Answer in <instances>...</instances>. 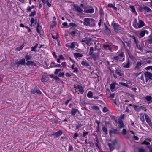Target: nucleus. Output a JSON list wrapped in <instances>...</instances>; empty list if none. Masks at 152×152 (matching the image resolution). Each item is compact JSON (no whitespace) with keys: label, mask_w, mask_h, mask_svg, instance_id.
<instances>
[{"label":"nucleus","mask_w":152,"mask_h":152,"mask_svg":"<svg viewBox=\"0 0 152 152\" xmlns=\"http://www.w3.org/2000/svg\"><path fill=\"white\" fill-rule=\"evenodd\" d=\"M133 25L134 28L138 29L145 26V24L143 21L139 19L137 22V19L135 18L133 22Z\"/></svg>","instance_id":"nucleus-1"},{"label":"nucleus","mask_w":152,"mask_h":152,"mask_svg":"<svg viewBox=\"0 0 152 152\" xmlns=\"http://www.w3.org/2000/svg\"><path fill=\"white\" fill-rule=\"evenodd\" d=\"M84 24L86 26H88L91 27H94L95 25L94 20L93 19L86 18L84 19Z\"/></svg>","instance_id":"nucleus-2"},{"label":"nucleus","mask_w":152,"mask_h":152,"mask_svg":"<svg viewBox=\"0 0 152 152\" xmlns=\"http://www.w3.org/2000/svg\"><path fill=\"white\" fill-rule=\"evenodd\" d=\"M111 25L113 28L114 30L116 31H118L120 29L119 28H121L120 25L114 21H113Z\"/></svg>","instance_id":"nucleus-3"},{"label":"nucleus","mask_w":152,"mask_h":152,"mask_svg":"<svg viewBox=\"0 0 152 152\" xmlns=\"http://www.w3.org/2000/svg\"><path fill=\"white\" fill-rule=\"evenodd\" d=\"M143 62L140 61L137 63L136 66L134 67V69L135 70L140 69L143 65Z\"/></svg>","instance_id":"nucleus-4"},{"label":"nucleus","mask_w":152,"mask_h":152,"mask_svg":"<svg viewBox=\"0 0 152 152\" xmlns=\"http://www.w3.org/2000/svg\"><path fill=\"white\" fill-rule=\"evenodd\" d=\"M62 132L61 130H58L56 132H54L52 134V136H53L54 138H56L60 136L62 134Z\"/></svg>","instance_id":"nucleus-5"},{"label":"nucleus","mask_w":152,"mask_h":152,"mask_svg":"<svg viewBox=\"0 0 152 152\" xmlns=\"http://www.w3.org/2000/svg\"><path fill=\"white\" fill-rule=\"evenodd\" d=\"M148 31L146 30H142L139 33V35L140 36L139 38H140L144 36L145 34H148Z\"/></svg>","instance_id":"nucleus-6"},{"label":"nucleus","mask_w":152,"mask_h":152,"mask_svg":"<svg viewBox=\"0 0 152 152\" xmlns=\"http://www.w3.org/2000/svg\"><path fill=\"white\" fill-rule=\"evenodd\" d=\"M73 7L75 10L78 13H82L83 10L79 6L76 5L73 6Z\"/></svg>","instance_id":"nucleus-7"},{"label":"nucleus","mask_w":152,"mask_h":152,"mask_svg":"<svg viewBox=\"0 0 152 152\" xmlns=\"http://www.w3.org/2000/svg\"><path fill=\"white\" fill-rule=\"evenodd\" d=\"M15 64L17 65L18 67L20 65H24L25 64V59H22L19 61H15Z\"/></svg>","instance_id":"nucleus-8"},{"label":"nucleus","mask_w":152,"mask_h":152,"mask_svg":"<svg viewBox=\"0 0 152 152\" xmlns=\"http://www.w3.org/2000/svg\"><path fill=\"white\" fill-rule=\"evenodd\" d=\"M109 133L110 135H111L112 134H117L119 133V132L118 131L117 129L112 128L111 129L109 130Z\"/></svg>","instance_id":"nucleus-9"},{"label":"nucleus","mask_w":152,"mask_h":152,"mask_svg":"<svg viewBox=\"0 0 152 152\" xmlns=\"http://www.w3.org/2000/svg\"><path fill=\"white\" fill-rule=\"evenodd\" d=\"M91 40V39L90 38H85L83 39L82 40L81 42H85L87 45H89Z\"/></svg>","instance_id":"nucleus-10"},{"label":"nucleus","mask_w":152,"mask_h":152,"mask_svg":"<svg viewBox=\"0 0 152 152\" xmlns=\"http://www.w3.org/2000/svg\"><path fill=\"white\" fill-rule=\"evenodd\" d=\"M103 48L105 50H108L110 52H112V49L108 44H103Z\"/></svg>","instance_id":"nucleus-11"},{"label":"nucleus","mask_w":152,"mask_h":152,"mask_svg":"<svg viewBox=\"0 0 152 152\" xmlns=\"http://www.w3.org/2000/svg\"><path fill=\"white\" fill-rule=\"evenodd\" d=\"M146 101L148 102V103L150 104L152 103V97L150 96H147L145 97Z\"/></svg>","instance_id":"nucleus-12"},{"label":"nucleus","mask_w":152,"mask_h":152,"mask_svg":"<svg viewBox=\"0 0 152 152\" xmlns=\"http://www.w3.org/2000/svg\"><path fill=\"white\" fill-rule=\"evenodd\" d=\"M145 116L146 122L151 126H152V123L148 116L146 114L145 115Z\"/></svg>","instance_id":"nucleus-13"},{"label":"nucleus","mask_w":152,"mask_h":152,"mask_svg":"<svg viewBox=\"0 0 152 152\" xmlns=\"http://www.w3.org/2000/svg\"><path fill=\"white\" fill-rule=\"evenodd\" d=\"M77 89H79V91L81 94H82L84 92V88L81 86L78 85H77Z\"/></svg>","instance_id":"nucleus-14"},{"label":"nucleus","mask_w":152,"mask_h":152,"mask_svg":"<svg viewBox=\"0 0 152 152\" xmlns=\"http://www.w3.org/2000/svg\"><path fill=\"white\" fill-rule=\"evenodd\" d=\"M129 37L134 40V42L135 43L138 42L137 38L135 36L134 34L129 35Z\"/></svg>","instance_id":"nucleus-15"},{"label":"nucleus","mask_w":152,"mask_h":152,"mask_svg":"<svg viewBox=\"0 0 152 152\" xmlns=\"http://www.w3.org/2000/svg\"><path fill=\"white\" fill-rule=\"evenodd\" d=\"M145 75L146 77H148L152 80V74L151 73L148 72H145Z\"/></svg>","instance_id":"nucleus-16"},{"label":"nucleus","mask_w":152,"mask_h":152,"mask_svg":"<svg viewBox=\"0 0 152 152\" xmlns=\"http://www.w3.org/2000/svg\"><path fill=\"white\" fill-rule=\"evenodd\" d=\"M26 64L28 66H29L31 65L34 66H36V64L33 61H27L26 62Z\"/></svg>","instance_id":"nucleus-17"},{"label":"nucleus","mask_w":152,"mask_h":152,"mask_svg":"<svg viewBox=\"0 0 152 152\" xmlns=\"http://www.w3.org/2000/svg\"><path fill=\"white\" fill-rule=\"evenodd\" d=\"M41 28V26H40L39 23H37V25L36 27V31L39 34H40L41 32L40 31V29Z\"/></svg>","instance_id":"nucleus-18"},{"label":"nucleus","mask_w":152,"mask_h":152,"mask_svg":"<svg viewBox=\"0 0 152 152\" xmlns=\"http://www.w3.org/2000/svg\"><path fill=\"white\" fill-rule=\"evenodd\" d=\"M78 31L77 30H75L72 31H70L69 34L72 35V36H75L76 35V34H78L77 32H78Z\"/></svg>","instance_id":"nucleus-19"},{"label":"nucleus","mask_w":152,"mask_h":152,"mask_svg":"<svg viewBox=\"0 0 152 152\" xmlns=\"http://www.w3.org/2000/svg\"><path fill=\"white\" fill-rule=\"evenodd\" d=\"M118 124L119 125V128L121 129L124 127V124L123 121L122 120H119L118 122Z\"/></svg>","instance_id":"nucleus-20"},{"label":"nucleus","mask_w":152,"mask_h":152,"mask_svg":"<svg viewBox=\"0 0 152 152\" xmlns=\"http://www.w3.org/2000/svg\"><path fill=\"white\" fill-rule=\"evenodd\" d=\"M142 10H144L147 12H152V10L150 9L148 7L145 6L143 7L142 8H141Z\"/></svg>","instance_id":"nucleus-21"},{"label":"nucleus","mask_w":152,"mask_h":152,"mask_svg":"<svg viewBox=\"0 0 152 152\" xmlns=\"http://www.w3.org/2000/svg\"><path fill=\"white\" fill-rule=\"evenodd\" d=\"M78 110L77 109H75L73 108L72 109L71 111V114L72 115L74 116L76 113L78 111Z\"/></svg>","instance_id":"nucleus-22"},{"label":"nucleus","mask_w":152,"mask_h":152,"mask_svg":"<svg viewBox=\"0 0 152 152\" xmlns=\"http://www.w3.org/2000/svg\"><path fill=\"white\" fill-rule=\"evenodd\" d=\"M94 9L92 8L91 9L86 10L84 11V12L87 13H92L94 12Z\"/></svg>","instance_id":"nucleus-23"},{"label":"nucleus","mask_w":152,"mask_h":152,"mask_svg":"<svg viewBox=\"0 0 152 152\" xmlns=\"http://www.w3.org/2000/svg\"><path fill=\"white\" fill-rule=\"evenodd\" d=\"M74 57L77 58L78 57H82L83 55L82 54L80 53H74Z\"/></svg>","instance_id":"nucleus-24"},{"label":"nucleus","mask_w":152,"mask_h":152,"mask_svg":"<svg viewBox=\"0 0 152 152\" xmlns=\"http://www.w3.org/2000/svg\"><path fill=\"white\" fill-rule=\"evenodd\" d=\"M130 64L129 62V60L128 59L127 62L126 64H124L123 66V67L124 68H128L130 66Z\"/></svg>","instance_id":"nucleus-25"},{"label":"nucleus","mask_w":152,"mask_h":152,"mask_svg":"<svg viewBox=\"0 0 152 152\" xmlns=\"http://www.w3.org/2000/svg\"><path fill=\"white\" fill-rule=\"evenodd\" d=\"M81 64L83 66L86 67H88L90 66L89 64L86 62V61H82L81 62Z\"/></svg>","instance_id":"nucleus-26"},{"label":"nucleus","mask_w":152,"mask_h":152,"mask_svg":"<svg viewBox=\"0 0 152 152\" xmlns=\"http://www.w3.org/2000/svg\"><path fill=\"white\" fill-rule=\"evenodd\" d=\"M116 84V83L115 82H113L110 85V88L111 91H112V90L115 88Z\"/></svg>","instance_id":"nucleus-27"},{"label":"nucleus","mask_w":152,"mask_h":152,"mask_svg":"<svg viewBox=\"0 0 152 152\" xmlns=\"http://www.w3.org/2000/svg\"><path fill=\"white\" fill-rule=\"evenodd\" d=\"M41 81L42 82H45L47 81V77L45 75H42L41 78Z\"/></svg>","instance_id":"nucleus-28"},{"label":"nucleus","mask_w":152,"mask_h":152,"mask_svg":"<svg viewBox=\"0 0 152 152\" xmlns=\"http://www.w3.org/2000/svg\"><path fill=\"white\" fill-rule=\"evenodd\" d=\"M146 42L148 44L152 43V37H149L146 41Z\"/></svg>","instance_id":"nucleus-29"},{"label":"nucleus","mask_w":152,"mask_h":152,"mask_svg":"<svg viewBox=\"0 0 152 152\" xmlns=\"http://www.w3.org/2000/svg\"><path fill=\"white\" fill-rule=\"evenodd\" d=\"M87 96L90 98H92L93 96V93L92 92L90 91L88 92L87 94Z\"/></svg>","instance_id":"nucleus-30"},{"label":"nucleus","mask_w":152,"mask_h":152,"mask_svg":"<svg viewBox=\"0 0 152 152\" xmlns=\"http://www.w3.org/2000/svg\"><path fill=\"white\" fill-rule=\"evenodd\" d=\"M130 8L131 9V11L133 13H137L135 7L133 6H130Z\"/></svg>","instance_id":"nucleus-31"},{"label":"nucleus","mask_w":152,"mask_h":152,"mask_svg":"<svg viewBox=\"0 0 152 152\" xmlns=\"http://www.w3.org/2000/svg\"><path fill=\"white\" fill-rule=\"evenodd\" d=\"M76 43L75 42H73L71 43L70 45L69 46V47L71 49H73L74 48L75 45Z\"/></svg>","instance_id":"nucleus-32"},{"label":"nucleus","mask_w":152,"mask_h":152,"mask_svg":"<svg viewBox=\"0 0 152 152\" xmlns=\"http://www.w3.org/2000/svg\"><path fill=\"white\" fill-rule=\"evenodd\" d=\"M107 145L110 149H113L114 148V144H112V143H108L107 144Z\"/></svg>","instance_id":"nucleus-33"},{"label":"nucleus","mask_w":152,"mask_h":152,"mask_svg":"<svg viewBox=\"0 0 152 152\" xmlns=\"http://www.w3.org/2000/svg\"><path fill=\"white\" fill-rule=\"evenodd\" d=\"M91 56V59H93L94 60L96 61L97 59V56L94 54L90 55Z\"/></svg>","instance_id":"nucleus-34"},{"label":"nucleus","mask_w":152,"mask_h":152,"mask_svg":"<svg viewBox=\"0 0 152 152\" xmlns=\"http://www.w3.org/2000/svg\"><path fill=\"white\" fill-rule=\"evenodd\" d=\"M121 58L124 57L122 59V61H123L124 60V55L123 52H121L118 55Z\"/></svg>","instance_id":"nucleus-35"},{"label":"nucleus","mask_w":152,"mask_h":152,"mask_svg":"<svg viewBox=\"0 0 152 152\" xmlns=\"http://www.w3.org/2000/svg\"><path fill=\"white\" fill-rule=\"evenodd\" d=\"M56 64L53 61H52L51 62L50 64V67L51 68L52 67H56Z\"/></svg>","instance_id":"nucleus-36"},{"label":"nucleus","mask_w":152,"mask_h":152,"mask_svg":"<svg viewBox=\"0 0 152 152\" xmlns=\"http://www.w3.org/2000/svg\"><path fill=\"white\" fill-rule=\"evenodd\" d=\"M94 52V48L93 47H91L90 49V51L89 52V55H91L93 54Z\"/></svg>","instance_id":"nucleus-37"},{"label":"nucleus","mask_w":152,"mask_h":152,"mask_svg":"<svg viewBox=\"0 0 152 152\" xmlns=\"http://www.w3.org/2000/svg\"><path fill=\"white\" fill-rule=\"evenodd\" d=\"M102 130L106 135L107 134V130L106 127L104 126L102 128Z\"/></svg>","instance_id":"nucleus-38"},{"label":"nucleus","mask_w":152,"mask_h":152,"mask_svg":"<svg viewBox=\"0 0 152 152\" xmlns=\"http://www.w3.org/2000/svg\"><path fill=\"white\" fill-rule=\"evenodd\" d=\"M99 14L101 17L103 16L104 15V13L103 9L101 8L99 10Z\"/></svg>","instance_id":"nucleus-39"},{"label":"nucleus","mask_w":152,"mask_h":152,"mask_svg":"<svg viewBox=\"0 0 152 152\" xmlns=\"http://www.w3.org/2000/svg\"><path fill=\"white\" fill-rule=\"evenodd\" d=\"M24 45H22L19 47H18L16 48V50L18 51H20L24 47Z\"/></svg>","instance_id":"nucleus-40"},{"label":"nucleus","mask_w":152,"mask_h":152,"mask_svg":"<svg viewBox=\"0 0 152 152\" xmlns=\"http://www.w3.org/2000/svg\"><path fill=\"white\" fill-rule=\"evenodd\" d=\"M31 56H29L28 55H26L25 56V58L26 60L27 61L28 60L31 59Z\"/></svg>","instance_id":"nucleus-41"},{"label":"nucleus","mask_w":152,"mask_h":152,"mask_svg":"<svg viewBox=\"0 0 152 152\" xmlns=\"http://www.w3.org/2000/svg\"><path fill=\"white\" fill-rule=\"evenodd\" d=\"M119 84L124 86L128 87V85L127 84L124 83L120 82H119Z\"/></svg>","instance_id":"nucleus-42"},{"label":"nucleus","mask_w":152,"mask_h":152,"mask_svg":"<svg viewBox=\"0 0 152 152\" xmlns=\"http://www.w3.org/2000/svg\"><path fill=\"white\" fill-rule=\"evenodd\" d=\"M69 25L70 26H72L73 27H76L77 26V25L75 23H69Z\"/></svg>","instance_id":"nucleus-43"},{"label":"nucleus","mask_w":152,"mask_h":152,"mask_svg":"<svg viewBox=\"0 0 152 152\" xmlns=\"http://www.w3.org/2000/svg\"><path fill=\"white\" fill-rule=\"evenodd\" d=\"M36 12L35 11H34L33 12H31L30 14L29 15V17H33L36 14Z\"/></svg>","instance_id":"nucleus-44"},{"label":"nucleus","mask_w":152,"mask_h":152,"mask_svg":"<svg viewBox=\"0 0 152 152\" xmlns=\"http://www.w3.org/2000/svg\"><path fill=\"white\" fill-rule=\"evenodd\" d=\"M61 71V69H56L54 72V73L55 75H57L58 72Z\"/></svg>","instance_id":"nucleus-45"},{"label":"nucleus","mask_w":152,"mask_h":152,"mask_svg":"<svg viewBox=\"0 0 152 152\" xmlns=\"http://www.w3.org/2000/svg\"><path fill=\"white\" fill-rule=\"evenodd\" d=\"M96 142L95 143V145L97 147L99 148V145H98L99 141H98V139L97 137H96Z\"/></svg>","instance_id":"nucleus-46"},{"label":"nucleus","mask_w":152,"mask_h":152,"mask_svg":"<svg viewBox=\"0 0 152 152\" xmlns=\"http://www.w3.org/2000/svg\"><path fill=\"white\" fill-rule=\"evenodd\" d=\"M92 108L93 109L96 110H99V107L96 106H92Z\"/></svg>","instance_id":"nucleus-47"},{"label":"nucleus","mask_w":152,"mask_h":152,"mask_svg":"<svg viewBox=\"0 0 152 152\" xmlns=\"http://www.w3.org/2000/svg\"><path fill=\"white\" fill-rule=\"evenodd\" d=\"M135 44H136V46L135 47V49L140 50V47L139 45H138L137 44V42L135 43Z\"/></svg>","instance_id":"nucleus-48"},{"label":"nucleus","mask_w":152,"mask_h":152,"mask_svg":"<svg viewBox=\"0 0 152 152\" xmlns=\"http://www.w3.org/2000/svg\"><path fill=\"white\" fill-rule=\"evenodd\" d=\"M35 22V20H34V18H32L31 19L30 22H31V24L30 26H32L33 25L34 23Z\"/></svg>","instance_id":"nucleus-49"},{"label":"nucleus","mask_w":152,"mask_h":152,"mask_svg":"<svg viewBox=\"0 0 152 152\" xmlns=\"http://www.w3.org/2000/svg\"><path fill=\"white\" fill-rule=\"evenodd\" d=\"M57 23L56 21H53L52 25L51 26V27H53L55 26L56 25Z\"/></svg>","instance_id":"nucleus-50"},{"label":"nucleus","mask_w":152,"mask_h":152,"mask_svg":"<svg viewBox=\"0 0 152 152\" xmlns=\"http://www.w3.org/2000/svg\"><path fill=\"white\" fill-rule=\"evenodd\" d=\"M83 125L81 124H78L76 125V129H79V128H81Z\"/></svg>","instance_id":"nucleus-51"},{"label":"nucleus","mask_w":152,"mask_h":152,"mask_svg":"<svg viewBox=\"0 0 152 152\" xmlns=\"http://www.w3.org/2000/svg\"><path fill=\"white\" fill-rule=\"evenodd\" d=\"M125 42L127 44V45L128 47L130 48H131V42Z\"/></svg>","instance_id":"nucleus-52"},{"label":"nucleus","mask_w":152,"mask_h":152,"mask_svg":"<svg viewBox=\"0 0 152 152\" xmlns=\"http://www.w3.org/2000/svg\"><path fill=\"white\" fill-rule=\"evenodd\" d=\"M88 134V132H83V134H82V136L83 137H86V138H87V137L86 136Z\"/></svg>","instance_id":"nucleus-53"},{"label":"nucleus","mask_w":152,"mask_h":152,"mask_svg":"<svg viewBox=\"0 0 152 152\" xmlns=\"http://www.w3.org/2000/svg\"><path fill=\"white\" fill-rule=\"evenodd\" d=\"M64 72H61V73H59L58 74V77H64Z\"/></svg>","instance_id":"nucleus-54"},{"label":"nucleus","mask_w":152,"mask_h":152,"mask_svg":"<svg viewBox=\"0 0 152 152\" xmlns=\"http://www.w3.org/2000/svg\"><path fill=\"white\" fill-rule=\"evenodd\" d=\"M126 130L125 129H123L122 131V133L123 135H125L126 134Z\"/></svg>","instance_id":"nucleus-55"},{"label":"nucleus","mask_w":152,"mask_h":152,"mask_svg":"<svg viewBox=\"0 0 152 152\" xmlns=\"http://www.w3.org/2000/svg\"><path fill=\"white\" fill-rule=\"evenodd\" d=\"M138 151L139 152H146L145 149L142 148H138Z\"/></svg>","instance_id":"nucleus-56"},{"label":"nucleus","mask_w":152,"mask_h":152,"mask_svg":"<svg viewBox=\"0 0 152 152\" xmlns=\"http://www.w3.org/2000/svg\"><path fill=\"white\" fill-rule=\"evenodd\" d=\"M102 111L104 113H106L108 111V110L106 107H104Z\"/></svg>","instance_id":"nucleus-57"},{"label":"nucleus","mask_w":152,"mask_h":152,"mask_svg":"<svg viewBox=\"0 0 152 152\" xmlns=\"http://www.w3.org/2000/svg\"><path fill=\"white\" fill-rule=\"evenodd\" d=\"M114 60L117 61H121V60L120 59L119 57L118 56H115L114 57Z\"/></svg>","instance_id":"nucleus-58"},{"label":"nucleus","mask_w":152,"mask_h":152,"mask_svg":"<svg viewBox=\"0 0 152 152\" xmlns=\"http://www.w3.org/2000/svg\"><path fill=\"white\" fill-rule=\"evenodd\" d=\"M68 150L69 151H72L73 150V148L71 145H69Z\"/></svg>","instance_id":"nucleus-59"},{"label":"nucleus","mask_w":152,"mask_h":152,"mask_svg":"<svg viewBox=\"0 0 152 152\" xmlns=\"http://www.w3.org/2000/svg\"><path fill=\"white\" fill-rule=\"evenodd\" d=\"M145 69L147 70H148L150 69L152 70V66H149L145 68Z\"/></svg>","instance_id":"nucleus-60"},{"label":"nucleus","mask_w":152,"mask_h":152,"mask_svg":"<svg viewBox=\"0 0 152 152\" xmlns=\"http://www.w3.org/2000/svg\"><path fill=\"white\" fill-rule=\"evenodd\" d=\"M61 65L62 66V67L64 68H65L66 66V63L65 62H62Z\"/></svg>","instance_id":"nucleus-61"},{"label":"nucleus","mask_w":152,"mask_h":152,"mask_svg":"<svg viewBox=\"0 0 152 152\" xmlns=\"http://www.w3.org/2000/svg\"><path fill=\"white\" fill-rule=\"evenodd\" d=\"M52 37L53 39H57L58 38V34H57L55 36L54 35H52Z\"/></svg>","instance_id":"nucleus-62"},{"label":"nucleus","mask_w":152,"mask_h":152,"mask_svg":"<svg viewBox=\"0 0 152 152\" xmlns=\"http://www.w3.org/2000/svg\"><path fill=\"white\" fill-rule=\"evenodd\" d=\"M54 79H55L56 81H57L59 82L61 81L60 79L57 76H55L54 77Z\"/></svg>","instance_id":"nucleus-63"},{"label":"nucleus","mask_w":152,"mask_h":152,"mask_svg":"<svg viewBox=\"0 0 152 152\" xmlns=\"http://www.w3.org/2000/svg\"><path fill=\"white\" fill-rule=\"evenodd\" d=\"M72 69L74 70L73 71L74 73H77L78 72V69L77 68H75Z\"/></svg>","instance_id":"nucleus-64"}]
</instances>
